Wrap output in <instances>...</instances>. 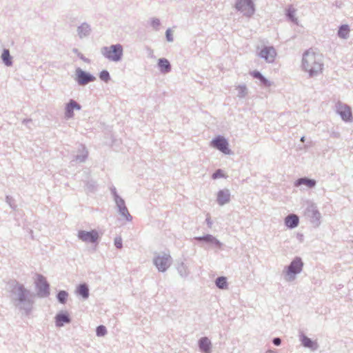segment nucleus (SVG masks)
<instances>
[{"label": "nucleus", "mask_w": 353, "mask_h": 353, "mask_svg": "<svg viewBox=\"0 0 353 353\" xmlns=\"http://www.w3.org/2000/svg\"><path fill=\"white\" fill-rule=\"evenodd\" d=\"M302 66L311 77L321 74L323 69L321 55L312 49L307 50L303 57Z\"/></svg>", "instance_id": "f257e3e1"}, {"label": "nucleus", "mask_w": 353, "mask_h": 353, "mask_svg": "<svg viewBox=\"0 0 353 353\" xmlns=\"http://www.w3.org/2000/svg\"><path fill=\"white\" fill-rule=\"evenodd\" d=\"M103 54L114 61L120 60L123 54V48L121 45H112L110 47H105L102 50Z\"/></svg>", "instance_id": "f03ea898"}, {"label": "nucleus", "mask_w": 353, "mask_h": 353, "mask_svg": "<svg viewBox=\"0 0 353 353\" xmlns=\"http://www.w3.org/2000/svg\"><path fill=\"white\" fill-rule=\"evenodd\" d=\"M236 8L247 15H250L254 12L252 0H237Z\"/></svg>", "instance_id": "7ed1b4c3"}, {"label": "nucleus", "mask_w": 353, "mask_h": 353, "mask_svg": "<svg viewBox=\"0 0 353 353\" xmlns=\"http://www.w3.org/2000/svg\"><path fill=\"white\" fill-rule=\"evenodd\" d=\"M211 145L224 154H230V149L228 148V143L225 139L223 137L219 136L214 139H213L211 142Z\"/></svg>", "instance_id": "20e7f679"}, {"label": "nucleus", "mask_w": 353, "mask_h": 353, "mask_svg": "<svg viewBox=\"0 0 353 353\" xmlns=\"http://www.w3.org/2000/svg\"><path fill=\"white\" fill-rule=\"evenodd\" d=\"M76 80L80 85H85L89 82L94 81L95 77L89 73H86L81 69L78 68L76 70Z\"/></svg>", "instance_id": "39448f33"}, {"label": "nucleus", "mask_w": 353, "mask_h": 353, "mask_svg": "<svg viewBox=\"0 0 353 353\" xmlns=\"http://www.w3.org/2000/svg\"><path fill=\"white\" fill-rule=\"evenodd\" d=\"M259 55L268 63L274 61L276 52L273 47H264L260 52Z\"/></svg>", "instance_id": "423d86ee"}, {"label": "nucleus", "mask_w": 353, "mask_h": 353, "mask_svg": "<svg viewBox=\"0 0 353 353\" xmlns=\"http://www.w3.org/2000/svg\"><path fill=\"white\" fill-rule=\"evenodd\" d=\"M78 236L83 241L94 243L97 241L99 234L95 230H92L90 232L81 230L79 232Z\"/></svg>", "instance_id": "0eeeda50"}, {"label": "nucleus", "mask_w": 353, "mask_h": 353, "mask_svg": "<svg viewBox=\"0 0 353 353\" xmlns=\"http://www.w3.org/2000/svg\"><path fill=\"white\" fill-rule=\"evenodd\" d=\"M154 264L160 271H165L170 265V256H158L154 259Z\"/></svg>", "instance_id": "6e6552de"}, {"label": "nucleus", "mask_w": 353, "mask_h": 353, "mask_svg": "<svg viewBox=\"0 0 353 353\" xmlns=\"http://www.w3.org/2000/svg\"><path fill=\"white\" fill-rule=\"evenodd\" d=\"M303 263L300 259H294L288 267V274H297L302 270Z\"/></svg>", "instance_id": "1a4fd4ad"}, {"label": "nucleus", "mask_w": 353, "mask_h": 353, "mask_svg": "<svg viewBox=\"0 0 353 353\" xmlns=\"http://www.w3.org/2000/svg\"><path fill=\"white\" fill-rule=\"evenodd\" d=\"M338 112L344 121H351L352 119L351 110L347 105H339L338 108Z\"/></svg>", "instance_id": "9d476101"}, {"label": "nucleus", "mask_w": 353, "mask_h": 353, "mask_svg": "<svg viewBox=\"0 0 353 353\" xmlns=\"http://www.w3.org/2000/svg\"><path fill=\"white\" fill-rule=\"evenodd\" d=\"M81 106L74 101L71 100L70 102L66 105L65 108V116L68 118L73 117L74 110H80Z\"/></svg>", "instance_id": "9b49d317"}, {"label": "nucleus", "mask_w": 353, "mask_h": 353, "mask_svg": "<svg viewBox=\"0 0 353 353\" xmlns=\"http://www.w3.org/2000/svg\"><path fill=\"white\" fill-rule=\"evenodd\" d=\"M230 194L228 190H221L218 192L217 201L220 205H224L230 201Z\"/></svg>", "instance_id": "f8f14e48"}, {"label": "nucleus", "mask_w": 353, "mask_h": 353, "mask_svg": "<svg viewBox=\"0 0 353 353\" xmlns=\"http://www.w3.org/2000/svg\"><path fill=\"white\" fill-rule=\"evenodd\" d=\"M37 285L40 290L43 292L42 295H47L48 294L49 285L47 283L44 277L42 276H38Z\"/></svg>", "instance_id": "ddd939ff"}, {"label": "nucleus", "mask_w": 353, "mask_h": 353, "mask_svg": "<svg viewBox=\"0 0 353 353\" xmlns=\"http://www.w3.org/2000/svg\"><path fill=\"white\" fill-rule=\"evenodd\" d=\"M285 223L288 228H295L299 224V218L295 214H290L285 218Z\"/></svg>", "instance_id": "4468645a"}, {"label": "nucleus", "mask_w": 353, "mask_h": 353, "mask_svg": "<svg viewBox=\"0 0 353 353\" xmlns=\"http://www.w3.org/2000/svg\"><path fill=\"white\" fill-rule=\"evenodd\" d=\"M199 347L205 353H209L211 348V343L208 338H202L199 341Z\"/></svg>", "instance_id": "2eb2a0df"}, {"label": "nucleus", "mask_w": 353, "mask_h": 353, "mask_svg": "<svg viewBox=\"0 0 353 353\" xmlns=\"http://www.w3.org/2000/svg\"><path fill=\"white\" fill-rule=\"evenodd\" d=\"M159 66L163 72H168L170 70V65L166 59H160L159 60Z\"/></svg>", "instance_id": "dca6fc26"}, {"label": "nucleus", "mask_w": 353, "mask_h": 353, "mask_svg": "<svg viewBox=\"0 0 353 353\" xmlns=\"http://www.w3.org/2000/svg\"><path fill=\"white\" fill-rule=\"evenodd\" d=\"M251 75L256 79H258L265 86H270V82L267 80L263 75L258 71H253L251 72Z\"/></svg>", "instance_id": "f3484780"}, {"label": "nucleus", "mask_w": 353, "mask_h": 353, "mask_svg": "<svg viewBox=\"0 0 353 353\" xmlns=\"http://www.w3.org/2000/svg\"><path fill=\"white\" fill-rule=\"evenodd\" d=\"M56 323L58 326H62L65 323H69L70 319L65 314H58L56 317Z\"/></svg>", "instance_id": "a211bd4d"}, {"label": "nucleus", "mask_w": 353, "mask_h": 353, "mask_svg": "<svg viewBox=\"0 0 353 353\" xmlns=\"http://www.w3.org/2000/svg\"><path fill=\"white\" fill-rule=\"evenodd\" d=\"M77 293L82 296L84 299H86L89 296L88 288L85 284L80 285L77 288Z\"/></svg>", "instance_id": "6ab92c4d"}, {"label": "nucleus", "mask_w": 353, "mask_h": 353, "mask_svg": "<svg viewBox=\"0 0 353 353\" xmlns=\"http://www.w3.org/2000/svg\"><path fill=\"white\" fill-rule=\"evenodd\" d=\"M302 184L305 185L309 188H312L315 185L316 181L312 179H300L297 181L296 185H300Z\"/></svg>", "instance_id": "aec40b11"}, {"label": "nucleus", "mask_w": 353, "mask_h": 353, "mask_svg": "<svg viewBox=\"0 0 353 353\" xmlns=\"http://www.w3.org/2000/svg\"><path fill=\"white\" fill-rule=\"evenodd\" d=\"M1 59L6 65L10 66L12 65V58L10 55V52L8 50H4L3 51Z\"/></svg>", "instance_id": "412c9836"}, {"label": "nucleus", "mask_w": 353, "mask_h": 353, "mask_svg": "<svg viewBox=\"0 0 353 353\" xmlns=\"http://www.w3.org/2000/svg\"><path fill=\"white\" fill-rule=\"evenodd\" d=\"M301 341L305 347H310L312 349L316 348V343L312 341L310 339L307 338V336H303Z\"/></svg>", "instance_id": "4be33fe9"}, {"label": "nucleus", "mask_w": 353, "mask_h": 353, "mask_svg": "<svg viewBox=\"0 0 353 353\" xmlns=\"http://www.w3.org/2000/svg\"><path fill=\"white\" fill-rule=\"evenodd\" d=\"M216 284L219 288L225 289L227 288V281L224 276L219 277L216 281Z\"/></svg>", "instance_id": "5701e85b"}, {"label": "nucleus", "mask_w": 353, "mask_h": 353, "mask_svg": "<svg viewBox=\"0 0 353 353\" xmlns=\"http://www.w3.org/2000/svg\"><path fill=\"white\" fill-rule=\"evenodd\" d=\"M350 32V29L347 26H342L339 30V36L341 38H346Z\"/></svg>", "instance_id": "b1692460"}, {"label": "nucleus", "mask_w": 353, "mask_h": 353, "mask_svg": "<svg viewBox=\"0 0 353 353\" xmlns=\"http://www.w3.org/2000/svg\"><path fill=\"white\" fill-rule=\"evenodd\" d=\"M68 293L65 291H60L58 294L57 298L61 303H64L67 299Z\"/></svg>", "instance_id": "393cba45"}, {"label": "nucleus", "mask_w": 353, "mask_h": 353, "mask_svg": "<svg viewBox=\"0 0 353 353\" xmlns=\"http://www.w3.org/2000/svg\"><path fill=\"white\" fill-rule=\"evenodd\" d=\"M96 332L97 335L99 336H104L107 333L106 328L103 325L98 326Z\"/></svg>", "instance_id": "a878e982"}, {"label": "nucleus", "mask_w": 353, "mask_h": 353, "mask_svg": "<svg viewBox=\"0 0 353 353\" xmlns=\"http://www.w3.org/2000/svg\"><path fill=\"white\" fill-rule=\"evenodd\" d=\"M99 77L100 79L102 80V81H104L105 82L108 81L109 79H110V75H109V73L108 71L106 70H103L101 73H100V75H99Z\"/></svg>", "instance_id": "bb28decb"}, {"label": "nucleus", "mask_w": 353, "mask_h": 353, "mask_svg": "<svg viewBox=\"0 0 353 353\" xmlns=\"http://www.w3.org/2000/svg\"><path fill=\"white\" fill-rule=\"evenodd\" d=\"M225 177V174L223 173V171L221 170H216L212 175V178L214 179H216L219 178H223Z\"/></svg>", "instance_id": "cd10ccee"}, {"label": "nucleus", "mask_w": 353, "mask_h": 353, "mask_svg": "<svg viewBox=\"0 0 353 353\" xmlns=\"http://www.w3.org/2000/svg\"><path fill=\"white\" fill-rule=\"evenodd\" d=\"M196 239L199 240V241H210V242H212L214 241V238L211 236V235H207L205 236H203V237H199V238H196Z\"/></svg>", "instance_id": "c85d7f7f"}, {"label": "nucleus", "mask_w": 353, "mask_h": 353, "mask_svg": "<svg viewBox=\"0 0 353 353\" xmlns=\"http://www.w3.org/2000/svg\"><path fill=\"white\" fill-rule=\"evenodd\" d=\"M114 245L119 249L122 248V239L121 237H117L114 239Z\"/></svg>", "instance_id": "c756f323"}, {"label": "nucleus", "mask_w": 353, "mask_h": 353, "mask_svg": "<svg viewBox=\"0 0 353 353\" xmlns=\"http://www.w3.org/2000/svg\"><path fill=\"white\" fill-rule=\"evenodd\" d=\"M120 211L122 213V214L126 217L127 219H128V216H130L127 208L125 206L123 208L120 207Z\"/></svg>", "instance_id": "7c9ffc66"}, {"label": "nucleus", "mask_w": 353, "mask_h": 353, "mask_svg": "<svg viewBox=\"0 0 353 353\" xmlns=\"http://www.w3.org/2000/svg\"><path fill=\"white\" fill-rule=\"evenodd\" d=\"M166 37H167V40L168 41H173L172 34V32H171L170 30H168L166 31Z\"/></svg>", "instance_id": "2f4dec72"}, {"label": "nucleus", "mask_w": 353, "mask_h": 353, "mask_svg": "<svg viewBox=\"0 0 353 353\" xmlns=\"http://www.w3.org/2000/svg\"><path fill=\"white\" fill-rule=\"evenodd\" d=\"M273 343L276 345H279L281 344V339L279 338H276L274 339Z\"/></svg>", "instance_id": "473e14b6"}, {"label": "nucleus", "mask_w": 353, "mask_h": 353, "mask_svg": "<svg viewBox=\"0 0 353 353\" xmlns=\"http://www.w3.org/2000/svg\"><path fill=\"white\" fill-rule=\"evenodd\" d=\"M301 141H304V137L301 138Z\"/></svg>", "instance_id": "72a5a7b5"}]
</instances>
